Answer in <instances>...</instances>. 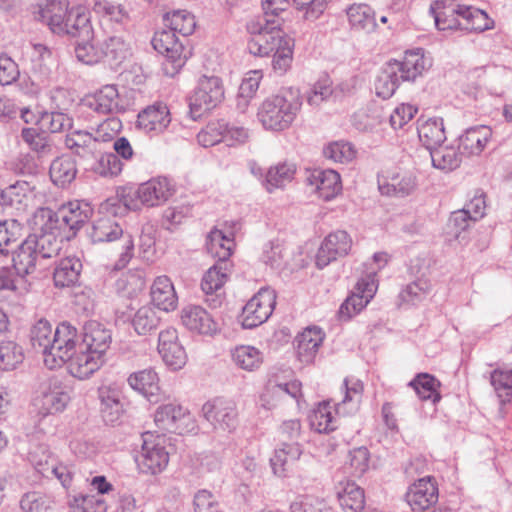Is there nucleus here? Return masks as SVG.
Returning <instances> with one entry per match:
<instances>
[{"mask_svg":"<svg viewBox=\"0 0 512 512\" xmlns=\"http://www.w3.org/2000/svg\"><path fill=\"white\" fill-rule=\"evenodd\" d=\"M173 189L165 177L151 179L141 184L133 193L122 190L116 197L109 198L102 206L108 213L116 216L128 210L139 208V202L148 207L158 206L172 195Z\"/></svg>","mask_w":512,"mask_h":512,"instance_id":"nucleus-1","label":"nucleus"},{"mask_svg":"<svg viewBox=\"0 0 512 512\" xmlns=\"http://www.w3.org/2000/svg\"><path fill=\"white\" fill-rule=\"evenodd\" d=\"M302 107L300 90L282 88L278 94L266 98L258 110L263 127L272 131H283L291 126Z\"/></svg>","mask_w":512,"mask_h":512,"instance_id":"nucleus-2","label":"nucleus"},{"mask_svg":"<svg viewBox=\"0 0 512 512\" xmlns=\"http://www.w3.org/2000/svg\"><path fill=\"white\" fill-rule=\"evenodd\" d=\"M427 59L417 51L406 52L402 61L390 60L381 69L376 82L377 96L388 99L401 82H414L426 69Z\"/></svg>","mask_w":512,"mask_h":512,"instance_id":"nucleus-3","label":"nucleus"},{"mask_svg":"<svg viewBox=\"0 0 512 512\" xmlns=\"http://www.w3.org/2000/svg\"><path fill=\"white\" fill-rule=\"evenodd\" d=\"M280 20H270L268 17H258L247 24V30L252 35L248 42V50L255 56H269L291 40L280 29Z\"/></svg>","mask_w":512,"mask_h":512,"instance_id":"nucleus-4","label":"nucleus"},{"mask_svg":"<svg viewBox=\"0 0 512 512\" xmlns=\"http://www.w3.org/2000/svg\"><path fill=\"white\" fill-rule=\"evenodd\" d=\"M92 243H106L119 240L122 252L115 263V270L125 268L134 255V240L130 233L124 232L121 225L112 217L105 216L96 219L88 233Z\"/></svg>","mask_w":512,"mask_h":512,"instance_id":"nucleus-5","label":"nucleus"},{"mask_svg":"<svg viewBox=\"0 0 512 512\" xmlns=\"http://www.w3.org/2000/svg\"><path fill=\"white\" fill-rule=\"evenodd\" d=\"M224 99V86L218 76L202 75L189 98V113L193 120L216 108Z\"/></svg>","mask_w":512,"mask_h":512,"instance_id":"nucleus-6","label":"nucleus"},{"mask_svg":"<svg viewBox=\"0 0 512 512\" xmlns=\"http://www.w3.org/2000/svg\"><path fill=\"white\" fill-rule=\"evenodd\" d=\"M79 335L76 327L69 322L60 323L54 330L44 363L49 369L61 367L72 352L78 348Z\"/></svg>","mask_w":512,"mask_h":512,"instance_id":"nucleus-7","label":"nucleus"},{"mask_svg":"<svg viewBox=\"0 0 512 512\" xmlns=\"http://www.w3.org/2000/svg\"><path fill=\"white\" fill-rule=\"evenodd\" d=\"M163 439L154 437L150 432L142 434V446L135 461L140 472L156 475L161 473L169 463V453L161 443Z\"/></svg>","mask_w":512,"mask_h":512,"instance_id":"nucleus-8","label":"nucleus"},{"mask_svg":"<svg viewBox=\"0 0 512 512\" xmlns=\"http://www.w3.org/2000/svg\"><path fill=\"white\" fill-rule=\"evenodd\" d=\"M276 305V294L268 288L260 289L243 307L241 324L245 329L255 328L264 323Z\"/></svg>","mask_w":512,"mask_h":512,"instance_id":"nucleus-9","label":"nucleus"},{"mask_svg":"<svg viewBox=\"0 0 512 512\" xmlns=\"http://www.w3.org/2000/svg\"><path fill=\"white\" fill-rule=\"evenodd\" d=\"M203 417L215 428L231 432L237 426V408L232 400L215 398L202 406Z\"/></svg>","mask_w":512,"mask_h":512,"instance_id":"nucleus-10","label":"nucleus"},{"mask_svg":"<svg viewBox=\"0 0 512 512\" xmlns=\"http://www.w3.org/2000/svg\"><path fill=\"white\" fill-rule=\"evenodd\" d=\"M155 51L163 55L171 63L172 69L178 71L185 63L184 45L173 32V30L164 29L156 31L151 40Z\"/></svg>","mask_w":512,"mask_h":512,"instance_id":"nucleus-11","label":"nucleus"},{"mask_svg":"<svg viewBox=\"0 0 512 512\" xmlns=\"http://www.w3.org/2000/svg\"><path fill=\"white\" fill-rule=\"evenodd\" d=\"M352 247V239L346 231L330 233L323 240L316 255V265L323 269L339 257L346 256Z\"/></svg>","mask_w":512,"mask_h":512,"instance_id":"nucleus-12","label":"nucleus"},{"mask_svg":"<svg viewBox=\"0 0 512 512\" xmlns=\"http://www.w3.org/2000/svg\"><path fill=\"white\" fill-rule=\"evenodd\" d=\"M80 337L81 341L78 343L79 349H87L104 359L112 343V332L110 329L97 321L91 320L86 322L83 326Z\"/></svg>","mask_w":512,"mask_h":512,"instance_id":"nucleus-13","label":"nucleus"},{"mask_svg":"<svg viewBox=\"0 0 512 512\" xmlns=\"http://www.w3.org/2000/svg\"><path fill=\"white\" fill-rule=\"evenodd\" d=\"M439 493L435 481L428 476L409 486L405 500L413 512H424L438 502Z\"/></svg>","mask_w":512,"mask_h":512,"instance_id":"nucleus-14","label":"nucleus"},{"mask_svg":"<svg viewBox=\"0 0 512 512\" xmlns=\"http://www.w3.org/2000/svg\"><path fill=\"white\" fill-rule=\"evenodd\" d=\"M82 105L98 115H112L123 111L118 89L115 85H106L82 100Z\"/></svg>","mask_w":512,"mask_h":512,"instance_id":"nucleus-15","label":"nucleus"},{"mask_svg":"<svg viewBox=\"0 0 512 512\" xmlns=\"http://www.w3.org/2000/svg\"><path fill=\"white\" fill-rule=\"evenodd\" d=\"M462 9L465 6L456 5L451 0H437L431 5L430 12L439 30H463Z\"/></svg>","mask_w":512,"mask_h":512,"instance_id":"nucleus-16","label":"nucleus"},{"mask_svg":"<svg viewBox=\"0 0 512 512\" xmlns=\"http://www.w3.org/2000/svg\"><path fill=\"white\" fill-rule=\"evenodd\" d=\"M121 397L122 393L115 385H102L99 387L100 412L106 424L113 426L120 422L124 413Z\"/></svg>","mask_w":512,"mask_h":512,"instance_id":"nucleus-17","label":"nucleus"},{"mask_svg":"<svg viewBox=\"0 0 512 512\" xmlns=\"http://www.w3.org/2000/svg\"><path fill=\"white\" fill-rule=\"evenodd\" d=\"M104 359L87 349H75L64 364L69 373L78 379H87L104 363Z\"/></svg>","mask_w":512,"mask_h":512,"instance_id":"nucleus-18","label":"nucleus"},{"mask_svg":"<svg viewBox=\"0 0 512 512\" xmlns=\"http://www.w3.org/2000/svg\"><path fill=\"white\" fill-rule=\"evenodd\" d=\"M171 122L166 104L158 102L142 110L137 117V127L146 133H161Z\"/></svg>","mask_w":512,"mask_h":512,"instance_id":"nucleus-19","label":"nucleus"},{"mask_svg":"<svg viewBox=\"0 0 512 512\" xmlns=\"http://www.w3.org/2000/svg\"><path fill=\"white\" fill-rule=\"evenodd\" d=\"M93 208L85 201H70L59 208V216L64 227L68 228L71 236H75L83 225L89 221Z\"/></svg>","mask_w":512,"mask_h":512,"instance_id":"nucleus-20","label":"nucleus"},{"mask_svg":"<svg viewBox=\"0 0 512 512\" xmlns=\"http://www.w3.org/2000/svg\"><path fill=\"white\" fill-rule=\"evenodd\" d=\"M189 419V413L181 405L168 403L157 408L154 420L159 429L181 434Z\"/></svg>","mask_w":512,"mask_h":512,"instance_id":"nucleus-21","label":"nucleus"},{"mask_svg":"<svg viewBox=\"0 0 512 512\" xmlns=\"http://www.w3.org/2000/svg\"><path fill=\"white\" fill-rule=\"evenodd\" d=\"M181 321L188 330L199 334L212 335L218 330L212 316L198 305L184 307L181 311Z\"/></svg>","mask_w":512,"mask_h":512,"instance_id":"nucleus-22","label":"nucleus"},{"mask_svg":"<svg viewBox=\"0 0 512 512\" xmlns=\"http://www.w3.org/2000/svg\"><path fill=\"white\" fill-rule=\"evenodd\" d=\"M306 181L315 187V192L324 201L335 198L342 190L340 175L331 169L314 170Z\"/></svg>","mask_w":512,"mask_h":512,"instance_id":"nucleus-23","label":"nucleus"},{"mask_svg":"<svg viewBox=\"0 0 512 512\" xmlns=\"http://www.w3.org/2000/svg\"><path fill=\"white\" fill-rule=\"evenodd\" d=\"M31 187L26 181H17L14 184L1 189V206L15 210L18 213L25 212L31 201Z\"/></svg>","mask_w":512,"mask_h":512,"instance_id":"nucleus-24","label":"nucleus"},{"mask_svg":"<svg viewBox=\"0 0 512 512\" xmlns=\"http://www.w3.org/2000/svg\"><path fill=\"white\" fill-rule=\"evenodd\" d=\"M302 454L301 446L297 442L289 443L283 441L281 446L275 450L274 456L270 459L271 467L275 475L285 477L293 469Z\"/></svg>","mask_w":512,"mask_h":512,"instance_id":"nucleus-25","label":"nucleus"},{"mask_svg":"<svg viewBox=\"0 0 512 512\" xmlns=\"http://www.w3.org/2000/svg\"><path fill=\"white\" fill-rule=\"evenodd\" d=\"M130 387L142 394L149 402L159 401V378L153 369H144L128 377Z\"/></svg>","mask_w":512,"mask_h":512,"instance_id":"nucleus-26","label":"nucleus"},{"mask_svg":"<svg viewBox=\"0 0 512 512\" xmlns=\"http://www.w3.org/2000/svg\"><path fill=\"white\" fill-rule=\"evenodd\" d=\"M152 303L160 310L168 312L177 306V295L171 280L167 276L157 277L150 290Z\"/></svg>","mask_w":512,"mask_h":512,"instance_id":"nucleus-27","label":"nucleus"},{"mask_svg":"<svg viewBox=\"0 0 512 512\" xmlns=\"http://www.w3.org/2000/svg\"><path fill=\"white\" fill-rule=\"evenodd\" d=\"M322 341L323 335L321 330L317 328H307L298 334L294 340V345L299 360L306 364L312 362Z\"/></svg>","mask_w":512,"mask_h":512,"instance_id":"nucleus-28","label":"nucleus"},{"mask_svg":"<svg viewBox=\"0 0 512 512\" xmlns=\"http://www.w3.org/2000/svg\"><path fill=\"white\" fill-rule=\"evenodd\" d=\"M40 259L35 244L29 236L18 246L14 252L12 261L17 274L25 276L35 270L36 263Z\"/></svg>","mask_w":512,"mask_h":512,"instance_id":"nucleus-29","label":"nucleus"},{"mask_svg":"<svg viewBox=\"0 0 512 512\" xmlns=\"http://www.w3.org/2000/svg\"><path fill=\"white\" fill-rule=\"evenodd\" d=\"M492 135L490 127L485 125L468 128L459 137V149L472 155H478L485 148Z\"/></svg>","mask_w":512,"mask_h":512,"instance_id":"nucleus-30","label":"nucleus"},{"mask_svg":"<svg viewBox=\"0 0 512 512\" xmlns=\"http://www.w3.org/2000/svg\"><path fill=\"white\" fill-rule=\"evenodd\" d=\"M336 495L344 510L361 512L364 509V490L356 483L351 481L339 483L336 487Z\"/></svg>","mask_w":512,"mask_h":512,"instance_id":"nucleus-31","label":"nucleus"},{"mask_svg":"<svg viewBox=\"0 0 512 512\" xmlns=\"http://www.w3.org/2000/svg\"><path fill=\"white\" fill-rule=\"evenodd\" d=\"M61 217L59 216V209L52 210L49 207H40L32 215L30 225L33 233H53L64 230Z\"/></svg>","mask_w":512,"mask_h":512,"instance_id":"nucleus-32","label":"nucleus"},{"mask_svg":"<svg viewBox=\"0 0 512 512\" xmlns=\"http://www.w3.org/2000/svg\"><path fill=\"white\" fill-rule=\"evenodd\" d=\"M418 137L423 146L431 151L442 145L446 140L443 119H427L417 127Z\"/></svg>","mask_w":512,"mask_h":512,"instance_id":"nucleus-33","label":"nucleus"},{"mask_svg":"<svg viewBox=\"0 0 512 512\" xmlns=\"http://www.w3.org/2000/svg\"><path fill=\"white\" fill-rule=\"evenodd\" d=\"M343 389L344 397L341 402L336 404V413L342 415L355 413L362 400L363 383L356 378H345Z\"/></svg>","mask_w":512,"mask_h":512,"instance_id":"nucleus-34","label":"nucleus"},{"mask_svg":"<svg viewBox=\"0 0 512 512\" xmlns=\"http://www.w3.org/2000/svg\"><path fill=\"white\" fill-rule=\"evenodd\" d=\"M82 271V263L76 257L61 259L56 265L53 280L56 287L64 288L75 285Z\"/></svg>","mask_w":512,"mask_h":512,"instance_id":"nucleus-35","label":"nucleus"},{"mask_svg":"<svg viewBox=\"0 0 512 512\" xmlns=\"http://www.w3.org/2000/svg\"><path fill=\"white\" fill-rule=\"evenodd\" d=\"M71 8L66 0L50 1L41 11L42 19L54 34H62Z\"/></svg>","mask_w":512,"mask_h":512,"instance_id":"nucleus-36","label":"nucleus"},{"mask_svg":"<svg viewBox=\"0 0 512 512\" xmlns=\"http://www.w3.org/2000/svg\"><path fill=\"white\" fill-rule=\"evenodd\" d=\"M64 31L61 36L70 38L82 37L84 40L93 38V27L89 16L79 9L71 8L68 20L64 23Z\"/></svg>","mask_w":512,"mask_h":512,"instance_id":"nucleus-37","label":"nucleus"},{"mask_svg":"<svg viewBox=\"0 0 512 512\" xmlns=\"http://www.w3.org/2000/svg\"><path fill=\"white\" fill-rule=\"evenodd\" d=\"M65 146L73 153L83 158L101 153V149L97 147L93 134L84 130L69 132L65 137Z\"/></svg>","mask_w":512,"mask_h":512,"instance_id":"nucleus-38","label":"nucleus"},{"mask_svg":"<svg viewBox=\"0 0 512 512\" xmlns=\"http://www.w3.org/2000/svg\"><path fill=\"white\" fill-rule=\"evenodd\" d=\"M49 175L55 185L66 187L76 178V161L70 156L57 157L50 165Z\"/></svg>","mask_w":512,"mask_h":512,"instance_id":"nucleus-39","label":"nucleus"},{"mask_svg":"<svg viewBox=\"0 0 512 512\" xmlns=\"http://www.w3.org/2000/svg\"><path fill=\"white\" fill-rule=\"evenodd\" d=\"M234 240L219 229H213L207 236L206 248L208 253L216 258V262H230Z\"/></svg>","mask_w":512,"mask_h":512,"instance_id":"nucleus-40","label":"nucleus"},{"mask_svg":"<svg viewBox=\"0 0 512 512\" xmlns=\"http://www.w3.org/2000/svg\"><path fill=\"white\" fill-rule=\"evenodd\" d=\"M233 265L231 262H215L204 274L201 288L205 294H213L221 289L229 278Z\"/></svg>","mask_w":512,"mask_h":512,"instance_id":"nucleus-41","label":"nucleus"},{"mask_svg":"<svg viewBox=\"0 0 512 512\" xmlns=\"http://www.w3.org/2000/svg\"><path fill=\"white\" fill-rule=\"evenodd\" d=\"M416 177L412 174L395 175L389 181L379 182L378 188L382 195L406 197L416 188Z\"/></svg>","mask_w":512,"mask_h":512,"instance_id":"nucleus-42","label":"nucleus"},{"mask_svg":"<svg viewBox=\"0 0 512 512\" xmlns=\"http://www.w3.org/2000/svg\"><path fill=\"white\" fill-rule=\"evenodd\" d=\"M434 168L450 172L460 166L461 155L454 146H439L429 151Z\"/></svg>","mask_w":512,"mask_h":512,"instance_id":"nucleus-43","label":"nucleus"},{"mask_svg":"<svg viewBox=\"0 0 512 512\" xmlns=\"http://www.w3.org/2000/svg\"><path fill=\"white\" fill-rule=\"evenodd\" d=\"M231 356L238 368L249 372L257 370L263 362L262 352L250 345L237 346L232 350Z\"/></svg>","mask_w":512,"mask_h":512,"instance_id":"nucleus-44","label":"nucleus"},{"mask_svg":"<svg viewBox=\"0 0 512 512\" xmlns=\"http://www.w3.org/2000/svg\"><path fill=\"white\" fill-rule=\"evenodd\" d=\"M347 17L351 26L366 32L374 31L376 27L375 14L367 4H353L347 9Z\"/></svg>","mask_w":512,"mask_h":512,"instance_id":"nucleus-45","label":"nucleus"},{"mask_svg":"<svg viewBox=\"0 0 512 512\" xmlns=\"http://www.w3.org/2000/svg\"><path fill=\"white\" fill-rule=\"evenodd\" d=\"M490 383L502 407L512 401V368L494 369L490 373Z\"/></svg>","mask_w":512,"mask_h":512,"instance_id":"nucleus-46","label":"nucleus"},{"mask_svg":"<svg viewBox=\"0 0 512 512\" xmlns=\"http://www.w3.org/2000/svg\"><path fill=\"white\" fill-rule=\"evenodd\" d=\"M161 322L159 313L151 306L140 307L132 318V326L138 335H148L155 331Z\"/></svg>","mask_w":512,"mask_h":512,"instance_id":"nucleus-47","label":"nucleus"},{"mask_svg":"<svg viewBox=\"0 0 512 512\" xmlns=\"http://www.w3.org/2000/svg\"><path fill=\"white\" fill-rule=\"evenodd\" d=\"M296 172V166L293 163H279L267 171L263 182L266 190L272 192L276 188L283 187L286 183L292 181Z\"/></svg>","mask_w":512,"mask_h":512,"instance_id":"nucleus-48","label":"nucleus"},{"mask_svg":"<svg viewBox=\"0 0 512 512\" xmlns=\"http://www.w3.org/2000/svg\"><path fill=\"white\" fill-rule=\"evenodd\" d=\"M21 138L40 157L52 154L53 143L45 131H40L34 127L23 128Z\"/></svg>","mask_w":512,"mask_h":512,"instance_id":"nucleus-49","label":"nucleus"},{"mask_svg":"<svg viewBox=\"0 0 512 512\" xmlns=\"http://www.w3.org/2000/svg\"><path fill=\"white\" fill-rule=\"evenodd\" d=\"M409 386L412 387L421 400H431L433 403L441 399L438 392L440 382L431 374L420 373L410 381Z\"/></svg>","mask_w":512,"mask_h":512,"instance_id":"nucleus-50","label":"nucleus"},{"mask_svg":"<svg viewBox=\"0 0 512 512\" xmlns=\"http://www.w3.org/2000/svg\"><path fill=\"white\" fill-rule=\"evenodd\" d=\"M69 400V394L60 386L54 385L42 393L38 402L44 414H54L63 411Z\"/></svg>","mask_w":512,"mask_h":512,"instance_id":"nucleus-51","label":"nucleus"},{"mask_svg":"<svg viewBox=\"0 0 512 512\" xmlns=\"http://www.w3.org/2000/svg\"><path fill=\"white\" fill-rule=\"evenodd\" d=\"M462 20L463 30L470 32H483L494 26V21L485 11L471 6L462 9Z\"/></svg>","mask_w":512,"mask_h":512,"instance_id":"nucleus-52","label":"nucleus"},{"mask_svg":"<svg viewBox=\"0 0 512 512\" xmlns=\"http://www.w3.org/2000/svg\"><path fill=\"white\" fill-rule=\"evenodd\" d=\"M103 57L111 65H118L129 55V44L122 36L113 35L105 39L101 44Z\"/></svg>","mask_w":512,"mask_h":512,"instance_id":"nucleus-53","label":"nucleus"},{"mask_svg":"<svg viewBox=\"0 0 512 512\" xmlns=\"http://www.w3.org/2000/svg\"><path fill=\"white\" fill-rule=\"evenodd\" d=\"M54 331L52 325L45 319H40L30 331V341L33 348L46 358Z\"/></svg>","mask_w":512,"mask_h":512,"instance_id":"nucleus-54","label":"nucleus"},{"mask_svg":"<svg viewBox=\"0 0 512 512\" xmlns=\"http://www.w3.org/2000/svg\"><path fill=\"white\" fill-rule=\"evenodd\" d=\"M164 20L169 26V30H173L175 34L179 33L183 37L191 35L196 27L194 16L185 10L167 13Z\"/></svg>","mask_w":512,"mask_h":512,"instance_id":"nucleus-55","label":"nucleus"},{"mask_svg":"<svg viewBox=\"0 0 512 512\" xmlns=\"http://www.w3.org/2000/svg\"><path fill=\"white\" fill-rule=\"evenodd\" d=\"M311 427L319 433H329L336 429L329 402H323L309 417Z\"/></svg>","mask_w":512,"mask_h":512,"instance_id":"nucleus-56","label":"nucleus"},{"mask_svg":"<svg viewBox=\"0 0 512 512\" xmlns=\"http://www.w3.org/2000/svg\"><path fill=\"white\" fill-rule=\"evenodd\" d=\"M32 238L33 243L40 259H49L57 256L61 247L57 239V234L53 233H33L29 235Z\"/></svg>","mask_w":512,"mask_h":512,"instance_id":"nucleus-57","label":"nucleus"},{"mask_svg":"<svg viewBox=\"0 0 512 512\" xmlns=\"http://www.w3.org/2000/svg\"><path fill=\"white\" fill-rule=\"evenodd\" d=\"M93 41L94 37L87 40H84L82 37L77 39L75 46V56L80 62L92 65L104 59V53L101 50V45L95 46Z\"/></svg>","mask_w":512,"mask_h":512,"instance_id":"nucleus-58","label":"nucleus"},{"mask_svg":"<svg viewBox=\"0 0 512 512\" xmlns=\"http://www.w3.org/2000/svg\"><path fill=\"white\" fill-rule=\"evenodd\" d=\"M37 470L44 476L48 477L50 474L54 475L63 485V487H68L71 483L72 476L67 468V466L62 464H56L55 460L52 459L50 456H47L45 461L42 460L35 461Z\"/></svg>","mask_w":512,"mask_h":512,"instance_id":"nucleus-59","label":"nucleus"},{"mask_svg":"<svg viewBox=\"0 0 512 512\" xmlns=\"http://www.w3.org/2000/svg\"><path fill=\"white\" fill-rule=\"evenodd\" d=\"M22 348L13 341L0 342V369L12 370L23 360Z\"/></svg>","mask_w":512,"mask_h":512,"instance_id":"nucleus-60","label":"nucleus"},{"mask_svg":"<svg viewBox=\"0 0 512 512\" xmlns=\"http://www.w3.org/2000/svg\"><path fill=\"white\" fill-rule=\"evenodd\" d=\"M41 122L50 133H61L70 130L73 125L71 117L58 111L44 112L41 116Z\"/></svg>","mask_w":512,"mask_h":512,"instance_id":"nucleus-61","label":"nucleus"},{"mask_svg":"<svg viewBox=\"0 0 512 512\" xmlns=\"http://www.w3.org/2000/svg\"><path fill=\"white\" fill-rule=\"evenodd\" d=\"M323 154L327 159L333 160L334 162L345 163L355 157V150L350 143L337 141L328 144L323 149Z\"/></svg>","mask_w":512,"mask_h":512,"instance_id":"nucleus-62","label":"nucleus"},{"mask_svg":"<svg viewBox=\"0 0 512 512\" xmlns=\"http://www.w3.org/2000/svg\"><path fill=\"white\" fill-rule=\"evenodd\" d=\"M293 47L294 40L291 39L286 42L284 41V44H282L278 50L272 53V67L278 74L283 75L291 67L293 60Z\"/></svg>","mask_w":512,"mask_h":512,"instance_id":"nucleus-63","label":"nucleus"},{"mask_svg":"<svg viewBox=\"0 0 512 512\" xmlns=\"http://www.w3.org/2000/svg\"><path fill=\"white\" fill-rule=\"evenodd\" d=\"M122 162L118 156L112 152L101 154L97 163L95 164L94 170L103 177H114L121 173Z\"/></svg>","mask_w":512,"mask_h":512,"instance_id":"nucleus-64","label":"nucleus"}]
</instances>
